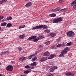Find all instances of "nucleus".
Returning <instances> with one entry per match:
<instances>
[{
	"instance_id": "a878e982",
	"label": "nucleus",
	"mask_w": 76,
	"mask_h": 76,
	"mask_svg": "<svg viewBox=\"0 0 76 76\" xmlns=\"http://www.w3.org/2000/svg\"><path fill=\"white\" fill-rule=\"evenodd\" d=\"M56 16V14H51L50 15V16L51 17H54L55 16Z\"/></svg>"
},
{
	"instance_id": "bb28decb",
	"label": "nucleus",
	"mask_w": 76,
	"mask_h": 76,
	"mask_svg": "<svg viewBox=\"0 0 76 76\" xmlns=\"http://www.w3.org/2000/svg\"><path fill=\"white\" fill-rule=\"evenodd\" d=\"M50 32V30L49 29H46L45 30V32L46 33H49Z\"/></svg>"
},
{
	"instance_id": "8fccbe9b",
	"label": "nucleus",
	"mask_w": 76,
	"mask_h": 76,
	"mask_svg": "<svg viewBox=\"0 0 76 76\" xmlns=\"http://www.w3.org/2000/svg\"><path fill=\"white\" fill-rule=\"evenodd\" d=\"M42 45H40L39 46V48H42Z\"/></svg>"
},
{
	"instance_id": "5701e85b",
	"label": "nucleus",
	"mask_w": 76,
	"mask_h": 76,
	"mask_svg": "<svg viewBox=\"0 0 76 76\" xmlns=\"http://www.w3.org/2000/svg\"><path fill=\"white\" fill-rule=\"evenodd\" d=\"M43 61H46L47 60V58L46 57H44L42 58Z\"/></svg>"
},
{
	"instance_id": "9d476101",
	"label": "nucleus",
	"mask_w": 76,
	"mask_h": 76,
	"mask_svg": "<svg viewBox=\"0 0 76 76\" xmlns=\"http://www.w3.org/2000/svg\"><path fill=\"white\" fill-rule=\"evenodd\" d=\"M40 29L39 26L33 27L32 28V30H34V29Z\"/></svg>"
},
{
	"instance_id": "412c9836",
	"label": "nucleus",
	"mask_w": 76,
	"mask_h": 76,
	"mask_svg": "<svg viewBox=\"0 0 76 76\" xmlns=\"http://www.w3.org/2000/svg\"><path fill=\"white\" fill-rule=\"evenodd\" d=\"M34 55L32 54L30 55V56H28V58H29V59H31L32 57H34Z\"/></svg>"
},
{
	"instance_id": "bf43d9fd",
	"label": "nucleus",
	"mask_w": 76,
	"mask_h": 76,
	"mask_svg": "<svg viewBox=\"0 0 76 76\" xmlns=\"http://www.w3.org/2000/svg\"><path fill=\"white\" fill-rule=\"evenodd\" d=\"M1 29V27H0V30Z\"/></svg>"
},
{
	"instance_id": "2eb2a0df",
	"label": "nucleus",
	"mask_w": 76,
	"mask_h": 76,
	"mask_svg": "<svg viewBox=\"0 0 76 76\" xmlns=\"http://www.w3.org/2000/svg\"><path fill=\"white\" fill-rule=\"evenodd\" d=\"M56 35V33H51L50 34V37H55Z\"/></svg>"
},
{
	"instance_id": "ea45409f",
	"label": "nucleus",
	"mask_w": 76,
	"mask_h": 76,
	"mask_svg": "<svg viewBox=\"0 0 76 76\" xmlns=\"http://www.w3.org/2000/svg\"><path fill=\"white\" fill-rule=\"evenodd\" d=\"M57 40L58 41H60V40H61V37H59V38H58V39Z\"/></svg>"
},
{
	"instance_id": "c85d7f7f",
	"label": "nucleus",
	"mask_w": 76,
	"mask_h": 76,
	"mask_svg": "<svg viewBox=\"0 0 76 76\" xmlns=\"http://www.w3.org/2000/svg\"><path fill=\"white\" fill-rule=\"evenodd\" d=\"M61 10L63 12H66L67 10V9L66 8H65L62 9Z\"/></svg>"
},
{
	"instance_id": "a18cd8bd",
	"label": "nucleus",
	"mask_w": 76,
	"mask_h": 76,
	"mask_svg": "<svg viewBox=\"0 0 76 76\" xmlns=\"http://www.w3.org/2000/svg\"><path fill=\"white\" fill-rule=\"evenodd\" d=\"M2 1L4 3V2H6V1H7V0H2Z\"/></svg>"
},
{
	"instance_id": "49530a36",
	"label": "nucleus",
	"mask_w": 76,
	"mask_h": 76,
	"mask_svg": "<svg viewBox=\"0 0 76 76\" xmlns=\"http://www.w3.org/2000/svg\"><path fill=\"white\" fill-rule=\"evenodd\" d=\"M58 67L57 66H55V67H54V69H57Z\"/></svg>"
},
{
	"instance_id": "a211bd4d",
	"label": "nucleus",
	"mask_w": 76,
	"mask_h": 76,
	"mask_svg": "<svg viewBox=\"0 0 76 76\" xmlns=\"http://www.w3.org/2000/svg\"><path fill=\"white\" fill-rule=\"evenodd\" d=\"M12 25L11 24V23H9L6 26V28H8V27H11V26H12Z\"/></svg>"
},
{
	"instance_id": "cd10ccee",
	"label": "nucleus",
	"mask_w": 76,
	"mask_h": 76,
	"mask_svg": "<svg viewBox=\"0 0 76 76\" xmlns=\"http://www.w3.org/2000/svg\"><path fill=\"white\" fill-rule=\"evenodd\" d=\"M72 42H68L66 44V45L68 46V45H72Z\"/></svg>"
},
{
	"instance_id": "3c124183",
	"label": "nucleus",
	"mask_w": 76,
	"mask_h": 76,
	"mask_svg": "<svg viewBox=\"0 0 76 76\" xmlns=\"http://www.w3.org/2000/svg\"><path fill=\"white\" fill-rule=\"evenodd\" d=\"M3 21H6V20L5 19H4L3 20Z\"/></svg>"
},
{
	"instance_id": "f704fd0d",
	"label": "nucleus",
	"mask_w": 76,
	"mask_h": 76,
	"mask_svg": "<svg viewBox=\"0 0 76 76\" xmlns=\"http://www.w3.org/2000/svg\"><path fill=\"white\" fill-rule=\"evenodd\" d=\"M48 76H54V75L51 73H49L48 74Z\"/></svg>"
},
{
	"instance_id": "473e14b6",
	"label": "nucleus",
	"mask_w": 76,
	"mask_h": 76,
	"mask_svg": "<svg viewBox=\"0 0 76 76\" xmlns=\"http://www.w3.org/2000/svg\"><path fill=\"white\" fill-rule=\"evenodd\" d=\"M30 68V66L29 65H26L25 66V68L26 69H28Z\"/></svg>"
},
{
	"instance_id": "aec40b11",
	"label": "nucleus",
	"mask_w": 76,
	"mask_h": 76,
	"mask_svg": "<svg viewBox=\"0 0 76 76\" xmlns=\"http://www.w3.org/2000/svg\"><path fill=\"white\" fill-rule=\"evenodd\" d=\"M37 58L36 57H34V58H32L31 61H35V60H37Z\"/></svg>"
},
{
	"instance_id": "393cba45",
	"label": "nucleus",
	"mask_w": 76,
	"mask_h": 76,
	"mask_svg": "<svg viewBox=\"0 0 76 76\" xmlns=\"http://www.w3.org/2000/svg\"><path fill=\"white\" fill-rule=\"evenodd\" d=\"M25 26V25L24 26H19V28L21 29V28H24Z\"/></svg>"
},
{
	"instance_id": "f257e3e1",
	"label": "nucleus",
	"mask_w": 76,
	"mask_h": 76,
	"mask_svg": "<svg viewBox=\"0 0 76 76\" xmlns=\"http://www.w3.org/2000/svg\"><path fill=\"white\" fill-rule=\"evenodd\" d=\"M69 50V48H68V47L65 48L63 51L61 52V54L58 56L59 57H62V56H64V54H67V51H68Z\"/></svg>"
},
{
	"instance_id": "e433bc0d",
	"label": "nucleus",
	"mask_w": 76,
	"mask_h": 76,
	"mask_svg": "<svg viewBox=\"0 0 76 76\" xmlns=\"http://www.w3.org/2000/svg\"><path fill=\"white\" fill-rule=\"evenodd\" d=\"M39 37L41 39H42V38H44V37H42V35H40Z\"/></svg>"
},
{
	"instance_id": "6e6d98bb",
	"label": "nucleus",
	"mask_w": 76,
	"mask_h": 76,
	"mask_svg": "<svg viewBox=\"0 0 76 76\" xmlns=\"http://www.w3.org/2000/svg\"><path fill=\"white\" fill-rule=\"evenodd\" d=\"M1 63H0V66H1Z\"/></svg>"
},
{
	"instance_id": "ddd939ff",
	"label": "nucleus",
	"mask_w": 76,
	"mask_h": 76,
	"mask_svg": "<svg viewBox=\"0 0 76 76\" xmlns=\"http://www.w3.org/2000/svg\"><path fill=\"white\" fill-rule=\"evenodd\" d=\"M7 25V23L6 22H3L1 23V26H5Z\"/></svg>"
},
{
	"instance_id": "37998d69",
	"label": "nucleus",
	"mask_w": 76,
	"mask_h": 76,
	"mask_svg": "<svg viewBox=\"0 0 76 76\" xmlns=\"http://www.w3.org/2000/svg\"><path fill=\"white\" fill-rule=\"evenodd\" d=\"M50 57H51V58H53L54 57V56L53 55H50Z\"/></svg>"
},
{
	"instance_id": "4468645a",
	"label": "nucleus",
	"mask_w": 76,
	"mask_h": 76,
	"mask_svg": "<svg viewBox=\"0 0 76 76\" xmlns=\"http://www.w3.org/2000/svg\"><path fill=\"white\" fill-rule=\"evenodd\" d=\"M44 55L46 56H48L50 55V53L48 51H47L44 54Z\"/></svg>"
},
{
	"instance_id": "b1692460",
	"label": "nucleus",
	"mask_w": 76,
	"mask_h": 76,
	"mask_svg": "<svg viewBox=\"0 0 76 76\" xmlns=\"http://www.w3.org/2000/svg\"><path fill=\"white\" fill-rule=\"evenodd\" d=\"M25 60V58L23 57H22L20 58V60L21 61L22 60Z\"/></svg>"
},
{
	"instance_id": "0eeeda50",
	"label": "nucleus",
	"mask_w": 76,
	"mask_h": 76,
	"mask_svg": "<svg viewBox=\"0 0 76 76\" xmlns=\"http://www.w3.org/2000/svg\"><path fill=\"white\" fill-rule=\"evenodd\" d=\"M65 75L69 76H74V74L73 73H72L71 72L66 73L64 74Z\"/></svg>"
},
{
	"instance_id": "72a5a7b5",
	"label": "nucleus",
	"mask_w": 76,
	"mask_h": 76,
	"mask_svg": "<svg viewBox=\"0 0 76 76\" xmlns=\"http://www.w3.org/2000/svg\"><path fill=\"white\" fill-rule=\"evenodd\" d=\"M5 53L6 54H9V52L8 51H5L4 53V54H5Z\"/></svg>"
},
{
	"instance_id": "a19ab883",
	"label": "nucleus",
	"mask_w": 76,
	"mask_h": 76,
	"mask_svg": "<svg viewBox=\"0 0 76 76\" xmlns=\"http://www.w3.org/2000/svg\"><path fill=\"white\" fill-rule=\"evenodd\" d=\"M38 53V52H36L34 54H33V55H34V56H35L37 55V54Z\"/></svg>"
},
{
	"instance_id": "13d9d810",
	"label": "nucleus",
	"mask_w": 76,
	"mask_h": 76,
	"mask_svg": "<svg viewBox=\"0 0 76 76\" xmlns=\"http://www.w3.org/2000/svg\"><path fill=\"white\" fill-rule=\"evenodd\" d=\"M23 76H26V75H23Z\"/></svg>"
},
{
	"instance_id": "1a4fd4ad",
	"label": "nucleus",
	"mask_w": 76,
	"mask_h": 76,
	"mask_svg": "<svg viewBox=\"0 0 76 76\" xmlns=\"http://www.w3.org/2000/svg\"><path fill=\"white\" fill-rule=\"evenodd\" d=\"M35 38H36V36H32L28 38L27 39V40H31V39H34Z\"/></svg>"
},
{
	"instance_id": "5fc2aeb1",
	"label": "nucleus",
	"mask_w": 76,
	"mask_h": 76,
	"mask_svg": "<svg viewBox=\"0 0 76 76\" xmlns=\"http://www.w3.org/2000/svg\"><path fill=\"white\" fill-rule=\"evenodd\" d=\"M62 2H63V1H60V3H62Z\"/></svg>"
},
{
	"instance_id": "f3484780",
	"label": "nucleus",
	"mask_w": 76,
	"mask_h": 76,
	"mask_svg": "<svg viewBox=\"0 0 76 76\" xmlns=\"http://www.w3.org/2000/svg\"><path fill=\"white\" fill-rule=\"evenodd\" d=\"M76 0L72 1L71 4V6H74V5H75V4H76Z\"/></svg>"
},
{
	"instance_id": "7ed1b4c3",
	"label": "nucleus",
	"mask_w": 76,
	"mask_h": 76,
	"mask_svg": "<svg viewBox=\"0 0 76 76\" xmlns=\"http://www.w3.org/2000/svg\"><path fill=\"white\" fill-rule=\"evenodd\" d=\"M66 34L67 37H69L70 38L73 37L75 36V33L72 31L67 32Z\"/></svg>"
},
{
	"instance_id": "423d86ee",
	"label": "nucleus",
	"mask_w": 76,
	"mask_h": 76,
	"mask_svg": "<svg viewBox=\"0 0 76 76\" xmlns=\"http://www.w3.org/2000/svg\"><path fill=\"white\" fill-rule=\"evenodd\" d=\"M39 27L40 29H42L43 28V29H47V28H48V27L47 26L45 25H42L39 26Z\"/></svg>"
},
{
	"instance_id": "6e6552de",
	"label": "nucleus",
	"mask_w": 76,
	"mask_h": 76,
	"mask_svg": "<svg viewBox=\"0 0 76 76\" xmlns=\"http://www.w3.org/2000/svg\"><path fill=\"white\" fill-rule=\"evenodd\" d=\"M60 10V8L58 7L56 8V9H52L51 10L52 12H57V11H59Z\"/></svg>"
},
{
	"instance_id": "c756f323",
	"label": "nucleus",
	"mask_w": 76,
	"mask_h": 76,
	"mask_svg": "<svg viewBox=\"0 0 76 76\" xmlns=\"http://www.w3.org/2000/svg\"><path fill=\"white\" fill-rule=\"evenodd\" d=\"M10 20H11V19H12V17L10 16L9 17L7 18V20H10Z\"/></svg>"
},
{
	"instance_id": "f8f14e48",
	"label": "nucleus",
	"mask_w": 76,
	"mask_h": 76,
	"mask_svg": "<svg viewBox=\"0 0 76 76\" xmlns=\"http://www.w3.org/2000/svg\"><path fill=\"white\" fill-rule=\"evenodd\" d=\"M32 4V3H31V2H29L26 4V7H28L29 6H31Z\"/></svg>"
},
{
	"instance_id": "dca6fc26",
	"label": "nucleus",
	"mask_w": 76,
	"mask_h": 76,
	"mask_svg": "<svg viewBox=\"0 0 76 76\" xmlns=\"http://www.w3.org/2000/svg\"><path fill=\"white\" fill-rule=\"evenodd\" d=\"M35 38V39H34L33 40V41H34V42H37V41H38V40H39V38L38 37Z\"/></svg>"
},
{
	"instance_id": "052dcab7",
	"label": "nucleus",
	"mask_w": 76,
	"mask_h": 76,
	"mask_svg": "<svg viewBox=\"0 0 76 76\" xmlns=\"http://www.w3.org/2000/svg\"><path fill=\"white\" fill-rule=\"evenodd\" d=\"M57 76H58V75H57Z\"/></svg>"
},
{
	"instance_id": "58836bf2",
	"label": "nucleus",
	"mask_w": 76,
	"mask_h": 76,
	"mask_svg": "<svg viewBox=\"0 0 76 76\" xmlns=\"http://www.w3.org/2000/svg\"><path fill=\"white\" fill-rule=\"evenodd\" d=\"M3 19V16H0V19Z\"/></svg>"
},
{
	"instance_id": "864d4df0",
	"label": "nucleus",
	"mask_w": 76,
	"mask_h": 76,
	"mask_svg": "<svg viewBox=\"0 0 76 76\" xmlns=\"http://www.w3.org/2000/svg\"><path fill=\"white\" fill-rule=\"evenodd\" d=\"M29 0H25V1H29Z\"/></svg>"
},
{
	"instance_id": "603ef678",
	"label": "nucleus",
	"mask_w": 76,
	"mask_h": 76,
	"mask_svg": "<svg viewBox=\"0 0 76 76\" xmlns=\"http://www.w3.org/2000/svg\"><path fill=\"white\" fill-rule=\"evenodd\" d=\"M62 45L63 46H65V44H64V43H63V44H62Z\"/></svg>"
},
{
	"instance_id": "f03ea898",
	"label": "nucleus",
	"mask_w": 76,
	"mask_h": 76,
	"mask_svg": "<svg viewBox=\"0 0 76 76\" xmlns=\"http://www.w3.org/2000/svg\"><path fill=\"white\" fill-rule=\"evenodd\" d=\"M63 20V18L61 17H60L58 18H55L53 20V23H58V22H60L62 21Z\"/></svg>"
},
{
	"instance_id": "79ce46f5",
	"label": "nucleus",
	"mask_w": 76,
	"mask_h": 76,
	"mask_svg": "<svg viewBox=\"0 0 76 76\" xmlns=\"http://www.w3.org/2000/svg\"><path fill=\"white\" fill-rule=\"evenodd\" d=\"M50 65H53V62H50L49 63Z\"/></svg>"
},
{
	"instance_id": "c03bdc74",
	"label": "nucleus",
	"mask_w": 76,
	"mask_h": 76,
	"mask_svg": "<svg viewBox=\"0 0 76 76\" xmlns=\"http://www.w3.org/2000/svg\"><path fill=\"white\" fill-rule=\"evenodd\" d=\"M3 3V1H0V4H2V3Z\"/></svg>"
},
{
	"instance_id": "4c0bfd02",
	"label": "nucleus",
	"mask_w": 76,
	"mask_h": 76,
	"mask_svg": "<svg viewBox=\"0 0 76 76\" xmlns=\"http://www.w3.org/2000/svg\"><path fill=\"white\" fill-rule=\"evenodd\" d=\"M22 49V48H18V50H19V51H21Z\"/></svg>"
},
{
	"instance_id": "de8ad7c7",
	"label": "nucleus",
	"mask_w": 76,
	"mask_h": 76,
	"mask_svg": "<svg viewBox=\"0 0 76 76\" xmlns=\"http://www.w3.org/2000/svg\"><path fill=\"white\" fill-rule=\"evenodd\" d=\"M45 22H46V23H48V21L45 20Z\"/></svg>"
},
{
	"instance_id": "39448f33",
	"label": "nucleus",
	"mask_w": 76,
	"mask_h": 76,
	"mask_svg": "<svg viewBox=\"0 0 76 76\" xmlns=\"http://www.w3.org/2000/svg\"><path fill=\"white\" fill-rule=\"evenodd\" d=\"M29 66H31V69H33L35 68L34 66H37V63L36 62H33L29 64Z\"/></svg>"
},
{
	"instance_id": "9b49d317",
	"label": "nucleus",
	"mask_w": 76,
	"mask_h": 76,
	"mask_svg": "<svg viewBox=\"0 0 76 76\" xmlns=\"http://www.w3.org/2000/svg\"><path fill=\"white\" fill-rule=\"evenodd\" d=\"M25 34H23L22 35H20V36L19 37V38L23 39L25 38Z\"/></svg>"
},
{
	"instance_id": "20e7f679",
	"label": "nucleus",
	"mask_w": 76,
	"mask_h": 76,
	"mask_svg": "<svg viewBox=\"0 0 76 76\" xmlns=\"http://www.w3.org/2000/svg\"><path fill=\"white\" fill-rule=\"evenodd\" d=\"M13 69V66L11 65L8 66L6 68L7 70L9 72H11V71H12Z\"/></svg>"
},
{
	"instance_id": "7c9ffc66",
	"label": "nucleus",
	"mask_w": 76,
	"mask_h": 76,
	"mask_svg": "<svg viewBox=\"0 0 76 76\" xmlns=\"http://www.w3.org/2000/svg\"><path fill=\"white\" fill-rule=\"evenodd\" d=\"M45 44H46V45H48V44H50V41H47L45 43Z\"/></svg>"
},
{
	"instance_id": "6ab92c4d",
	"label": "nucleus",
	"mask_w": 76,
	"mask_h": 76,
	"mask_svg": "<svg viewBox=\"0 0 76 76\" xmlns=\"http://www.w3.org/2000/svg\"><path fill=\"white\" fill-rule=\"evenodd\" d=\"M49 72H54V68H50L49 70Z\"/></svg>"
},
{
	"instance_id": "4be33fe9",
	"label": "nucleus",
	"mask_w": 76,
	"mask_h": 76,
	"mask_svg": "<svg viewBox=\"0 0 76 76\" xmlns=\"http://www.w3.org/2000/svg\"><path fill=\"white\" fill-rule=\"evenodd\" d=\"M31 72V70H29V71H25L24 72V73H26V74H28V73H29L30 72Z\"/></svg>"
},
{
	"instance_id": "2f4dec72",
	"label": "nucleus",
	"mask_w": 76,
	"mask_h": 76,
	"mask_svg": "<svg viewBox=\"0 0 76 76\" xmlns=\"http://www.w3.org/2000/svg\"><path fill=\"white\" fill-rule=\"evenodd\" d=\"M61 45V44H60L56 46V47H60Z\"/></svg>"
},
{
	"instance_id": "09e8293b",
	"label": "nucleus",
	"mask_w": 76,
	"mask_h": 76,
	"mask_svg": "<svg viewBox=\"0 0 76 76\" xmlns=\"http://www.w3.org/2000/svg\"><path fill=\"white\" fill-rule=\"evenodd\" d=\"M50 66H47L46 67V68L47 69H49L50 68Z\"/></svg>"
},
{
	"instance_id": "4d7b16f0",
	"label": "nucleus",
	"mask_w": 76,
	"mask_h": 76,
	"mask_svg": "<svg viewBox=\"0 0 76 76\" xmlns=\"http://www.w3.org/2000/svg\"><path fill=\"white\" fill-rule=\"evenodd\" d=\"M0 76H2V75L0 74Z\"/></svg>"
},
{
	"instance_id": "c9c22d12",
	"label": "nucleus",
	"mask_w": 76,
	"mask_h": 76,
	"mask_svg": "<svg viewBox=\"0 0 76 76\" xmlns=\"http://www.w3.org/2000/svg\"><path fill=\"white\" fill-rule=\"evenodd\" d=\"M39 61H41V62H43V61H43V59L42 58L40 59Z\"/></svg>"
}]
</instances>
